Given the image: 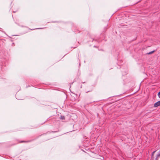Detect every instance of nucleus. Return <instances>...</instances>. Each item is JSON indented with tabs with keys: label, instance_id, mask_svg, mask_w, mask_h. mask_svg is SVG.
I'll return each mask as SVG.
<instances>
[{
	"label": "nucleus",
	"instance_id": "obj_1",
	"mask_svg": "<svg viewBox=\"0 0 160 160\" xmlns=\"http://www.w3.org/2000/svg\"><path fill=\"white\" fill-rule=\"evenodd\" d=\"M14 21L15 23L18 25H20V24L22 23V22L18 19H16L15 20H14Z\"/></svg>",
	"mask_w": 160,
	"mask_h": 160
},
{
	"label": "nucleus",
	"instance_id": "obj_2",
	"mask_svg": "<svg viewBox=\"0 0 160 160\" xmlns=\"http://www.w3.org/2000/svg\"><path fill=\"white\" fill-rule=\"evenodd\" d=\"M159 106H160V101L155 103L154 105V107H157Z\"/></svg>",
	"mask_w": 160,
	"mask_h": 160
},
{
	"label": "nucleus",
	"instance_id": "obj_3",
	"mask_svg": "<svg viewBox=\"0 0 160 160\" xmlns=\"http://www.w3.org/2000/svg\"><path fill=\"white\" fill-rule=\"evenodd\" d=\"M29 141H23V140H18L17 142V144H18L19 143H21L22 142H29Z\"/></svg>",
	"mask_w": 160,
	"mask_h": 160
},
{
	"label": "nucleus",
	"instance_id": "obj_4",
	"mask_svg": "<svg viewBox=\"0 0 160 160\" xmlns=\"http://www.w3.org/2000/svg\"><path fill=\"white\" fill-rule=\"evenodd\" d=\"M60 119L62 120H64L65 119V117L63 116H61Z\"/></svg>",
	"mask_w": 160,
	"mask_h": 160
},
{
	"label": "nucleus",
	"instance_id": "obj_5",
	"mask_svg": "<svg viewBox=\"0 0 160 160\" xmlns=\"http://www.w3.org/2000/svg\"><path fill=\"white\" fill-rule=\"evenodd\" d=\"M75 32L76 33H78L80 32V31L78 29L76 28L75 29Z\"/></svg>",
	"mask_w": 160,
	"mask_h": 160
},
{
	"label": "nucleus",
	"instance_id": "obj_6",
	"mask_svg": "<svg viewBox=\"0 0 160 160\" xmlns=\"http://www.w3.org/2000/svg\"><path fill=\"white\" fill-rule=\"evenodd\" d=\"M155 52V51L153 50L152 51L148 53L147 54H152V53H153L154 52Z\"/></svg>",
	"mask_w": 160,
	"mask_h": 160
},
{
	"label": "nucleus",
	"instance_id": "obj_7",
	"mask_svg": "<svg viewBox=\"0 0 160 160\" xmlns=\"http://www.w3.org/2000/svg\"><path fill=\"white\" fill-rule=\"evenodd\" d=\"M156 151V150H155L154 151H153L152 153V157H153V156H154V154L155 153V152Z\"/></svg>",
	"mask_w": 160,
	"mask_h": 160
},
{
	"label": "nucleus",
	"instance_id": "obj_8",
	"mask_svg": "<svg viewBox=\"0 0 160 160\" xmlns=\"http://www.w3.org/2000/svg\"><path fill=\"white\" fill-rule=\"evenodd\" d=\"M159 157H160V153L157 155V158H159Z\"/></svg>",
	"mask_w": 160,
	"mask_h": 160
},
{
	"label": "nucleus",
	"instance_id": "obj_9",
	"mask_svg": "<svg viewBox=\"0 0 160 160\" xmlns=\"http://www.w3.org/2000/svg\"><path fill=\"white\" fill-rule=\"evenodd\" d=\"M158 95L159 98V96H160V91L158 93Z\"/></svg>",
	"mask_w": 160,
	"mask_h": 160
},
{
	"label": "nucleus",
	"instance_id": "obj_10",
	"mask_svg": "<svg viewBox=\"0 0 160 160\" xmlns=\"http://www.w3.org/2000/svg\"><path fill=\"white\" fill-rule=\"evenodd\" d=\"M17 12V11H13V13H15V12Z\"/></svg>",
	"mask_w": 160,
	"mask_h": 160
},
{
	"label": "nucleus",
	"instance_id": "obj_11",
	"mask_svg": "<svg viewBox=\"0 0 160 160\" xmlns=\"http://www.w3.org/2000/svg\"><path fill=\"white\" fill-rule=\"evenodd\" d=\"M1 144H0V147L1 146Z\"/></svg>",
	"mask_w": 160,
	"mask_h": 160
},
{
	"label": "nucleus",
	"instance_id": "obj_12",
	"mask_svg": "<svg viewBox=\"0 0 160 160\" xmlns=\"http://www.w3.org/2000/svg\"><path fill=\"white\" fill-rule=\"evenodd\" d=\"M42 28H38V29H41Z\"/></svg>",
	"mask_w": 160,
	"mask_h": 160
},
{
	"label": "nucleus",
	"instance_id": "obj_13",
	"mask_svg": "<svg viewBox=\"0 0 160 160\" xmlns=\"http://www.w3.org/2000/svg\"><path fill=\"white\" fill-rule=\"evenodd\" d=\"M159 98H160V96H159Z\"/></svg>",
	"mask_w": 160,
	"mask_h": 160
}]
</instances>
